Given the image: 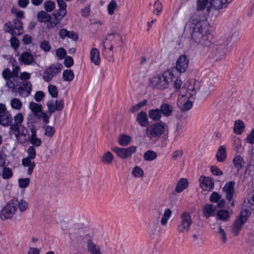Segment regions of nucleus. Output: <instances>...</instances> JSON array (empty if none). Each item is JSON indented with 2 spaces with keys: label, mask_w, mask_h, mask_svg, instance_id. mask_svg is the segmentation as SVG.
<instances>
[{
  "label": "nucleus",
  "mask_w": 254,
  "mask_h": 254,
  "mask_svg": "<svg viewBox=\"0 0 254 254\" xmlns=\"http://www.w3.org/2000/svg\"><path fill=\"white\" fill-rule=\"evenodd\" d=\"M2 75L5 80H7L6 82V85L7 86L14 91L17 85L12 80H10L11 76V72L10 70L8 68L4 69L2 72Z\"/></svg>",
  "instance_id": "nucleus-18"
},
{
  "label": "nucleus",
  "mask_w": 254,
  "mask_h": 254,
  "mask_svg": "<svg viewBox=\"0 0 254 254\" xmlns=\"http://www.w3.org/2000/svg\"><path fill=\"white\" fill-rule=\"evenodd\" d=\"M47 105L48 108V112L50 114L54 113L56 111V108L55 107V102L52 100H49L47 102Z\"/></svg>",
  "instance_id": "nucleus-50"
},
{
  "label": "nucleus",
  "mask_w": 254,
  "mask_h": 254,
  "mask_svg": "<svg viewBox=\"0 0 254 254\" xmlns=\"http://www.w3.org/2000/svg\"><path fill=\"white\" fill-rule=\"evenodd\" d=\"M166 124L162 122L152 124L146 128V135L150 139H158L165 130Z\"/></svg>",
  "instance_id": "nucleus-4"
},
{
  "label": "nucleus",
  "mask_w": 254,
  "mask_h": 254,
  "mask_svg": "<svg viewBox=\"0 0 254 254\" xmlns=\"http://www.w3.org/2000/svg\"><path fill=\"white\" fill-rule=\"evenodd\" d=\"M44 8L46 11L51 12L55 8V3L51 0L46 1L44 3Z\"/></svg>",
  "instance_id": "nucleus-43"
},
{
  "label": "nucleus",
  "mask_w": 254,
  "mask_h": 254,
  "mask_svg": "<svg viewBox=\"0 0 254 254\" xmlns=\"http://www.w3.org/2000/svg\"><path fill=\"white\" fill-rule=\"evenodd\" d=\"M32 90V84L30 81H23L20 83L17 91L19 95L23 97L29 96Z\"/></svg>",
  "instance_id": "nucleus-15"
},
{
  "label": "nucleus",
  "mask_w": 254,
  "mask_h": 254,
  "mask_svg": "<svg viewBox=\"0 0 254 254\" xmlns=\"http://www.w3.org/2000/svg\"><path fill=\"white\" fill-rule=\"evenodd\" d=\"M13 25L14 26L11 22L6 23V31L12 35L21 34L23 32V24L21 19L15 18L13 20Z\"/></svg>",
  "instance_id": "nucleus-10"
},
{
  "label": "nucleus",
  "mask_w": 254,
  "mask_h": 254,
  "mask_svg": "<svg viewBox=\"0 0 254 254\" xmlns=\"http://www.w3.org/2000/svg\"><path fill=\"white\" fill-rule=\"evenodd\" d=\"M131 141V138L127 135H121L119 138V142L120 145L122 146L127 145Z\"/></svg>",
  "instance_id": "nucleus-39"
},
{
  "label": "nucleus",
  "mask_w": 254,
  "mask_h": 254,
  "mask_svg": "<svg viewBox=\"0 0 254 254\" xmlns=\"http://www.w3.org/2000/svg\"><path fill=\"white\" fill-rule=\"evenodd\" d=\"M117 2L115 0H111L108 5V12L110 15H112L114 13V10L117 7Z\"/></svg>",
  "instance_id": "nucleus-48"
},
{
  "label": "nucleus",
  "mask_w": 254,
  "mask_h": 254,
  "mask_svg": "<svg viewBox=\"0 0 254 254\" xmlns=\"http://www.w3.org/2000/svg\"><path fill=\"white\" fill-rule=\"evenodd\" d=\"M48 91L52 97H57L58 95V88L56 86L51 84L49 85L48 86Z\"/></svg>",
  "instance_id": "nucleus-45"
},
{
  "label": "nucleus",
  "mask_w": 254,
  "mask_h": 254,
  "mask_svg": "<svg viewBox=\"0 0 254 254\" xmlns=\"http://www.w3.org/2000/svg\"><path fill=\"white\" fill-rule=\"evenodd\" d=\"M74 73L70 69H66L63 71V78L65 81H71L74 78Z\"/></svg>",
  "instance_id": "nucleus-37"
},
{
  "label": "nucleus",
  "mask_w": 254,
  "mask_h": 254,
  "mask_svg": "<svg viewBox=\"0 0 254 254\" xmlns=\"http://www.w3.org/2000/svg\"><path fill=\"white\" fill-rule=\"evenodd\" d=\"M59 8L55 10L52 14L53 16L55 17V22H53L51 24L49 25V27H53V25H57L60 24L62 19L64 17L66 14L67 5L64 0H60L57 2Z\"/></svg>",
  "instance_id": "nucleus-5"
},
{
  "label": "nucleus",
  "mask_w": 254,
  "mask_h": 254,
  "mask_svg": "<svg viewBox=\"0 0 254 254\" xmlns=\"http://www.w3.org/2000/svg\"><path fill=\"white\" fill-rule=\"evenodd\" d=\"M19 60L26 65L32 64L34 62L33 55L28 52L23 53L20 56Z\"/></svg>",
  "instance_id": "nucleus-19"
},
{
  "label": "nucleus",
  "mask_w": 254,
  "mask_h": 254,
  "mask_svg": "<svg viewBox=\"0 0 254 254\" xmlns=\"http://www.w3.org/2000/svg\"><path fill=\"white\" fill-rule=\"evenodd\" d=\"M251 212L249 211L247 209H245L241 212V215L239 216L238 218L241 219V220H243L245 221V222H246Z\"/></svg>",
  "instance_id": "nucleus-55"
},
{
  "label": "nucleus",
  "mask_w": 254,
  "mask_h": 254,
  "mask_svg": "<svg viewBox=\"0 0 254 254\" xmlns=\"http://www.w3.org/2000/svg\"><path fill=\"white\" fill-rule=\"evenodd\" d=\"M221 198V195L219 194L217 192H213L210 196V201L212 202H217Z\"/></svg>",
  "instance_id": "nucleus-53"
},
{
  "label": "nucleus",
  "mask_w": 254,
  "mask_h": 254,
  "mask_svg": "<svg viewBox=\"0 0 254 254\" xmlns=\"http://www.w3.org/2000/svg\"><path fill=\"white\" fill-rule=\"evenodd\" d=\"M16 210V204L14 199H11L0 211V218L5 220L12 218Z\"/></svg>",
  "instance_id": "nucleus-8"
},
{
  "label": "nucleus",
  "mask_w": 254,
  "mask_h": 254,
  "mask_svg": "<svg viewBox=\"0 0 254 254\" xmlns=\"http://www.w3.org/2000/svg\"><path fill=\"white\" fill-rule=\"evenodd\" d=\"M233 35L229 34L218 40L214 44L213 48L218 51L220 54L225 53L232 43Z\"/></svg>",
  "instance_id": "nucleus-6"
},
{
  "label": "nucleus",
  "mask_w": 254,
  "mask_h": 254,
  "mask_svg": "<svg viewBox=\"0 0 254 254\" xmlns=\"http://www.w3.org/2000/svg\"><path fill=\"white\" fill-rule=\"evenodd\" d=\"M10 105L13 109L20 110L22 107V102L18 98H13L11 100Z\"/></svg>",
  "instance_id": "nucleus-44"
},
{
  "label": "nucleus",
  "mask_w": 254,
  "mask_h": 254,
  "mask_svg": "<svg viewBox=\"0 0 254 254\" xmlns=\"http://www.w3.org/2000/svg\"><path fill=\"white\" fill-rule=\"evenodd\" d=\"M66 55V52L64 48H59L56 51V55L60 60L64 59Z\"/></svg>",
  "instance_id": "nucleus-52"
},
{
  "label": "nucleus",
  "mask_w": 254,
  "mask_h": 254,
  "mask_svg": "<svg viewBox=\"0 0 254 254\" xmlns=\"http://www.w3.org/2000/svg\"><path fill=\"white\" fill-rule=\"evenodd\" d=\"M233 162L238 172L243 168L245 164V161L240 155H237L235 157L233 160Z\"/></svg>",
  "instance_id": "nucleus-29"
},
{
  "label": "nucleus",
  "mask_w": 254,
  "mask_h": 254,
  "mask_svg": "<svg viewBox=\"0 0 254 254\" xmlns=\"http://www.w3.org/2000/svg\"><path fill=\"white\" fill-rule=\"evenodd\" d=\"M172 71L166 70L162 74H159L150 79V85L153 88L164 89L169 87V85L175 79Z\"/></svg>",
  "instance_id": "nucleus-3"
},
{
  "label": "nucleus",
  "mask_w": 254,
  "mask_h": 254,
  "mask_svg": "<svg viewBox=\"0 0 254 254\" xmlns=\"http://www.w3.org/2000/svg\"><path fill=\"white\" fill-rule=\"evenodd\" d=\"M90 58L91 62L96 65H98L100 63V53L96 48H93L90 52Z\"/></svg>",
  "instance_id": "nucleus-20"
},
{
  "label": "nucleus",
  "mask_w": 254,
  "mask_h": 254,
  "mask_svg": "<svg viewBox=\"0 0 254 254\" xmlns=\"http://www.w3.org/2000/svg\"><path fill=\"white\" fill-rule=\"evenodd\" d=\"M216 206L214 204H207L203 207V214L206 217L214 216L215 213Z\"/></svg>",
  "instance_id": "nucleus-23"
},
{
  "label": "nucleus",
  "mask_w": 254,
  "mask_h": 254,
  "mask_svg": "<svg viewBox=\"0 0 254 254\" xmlns=\"http://www.w3.org/2000/svg\"><path fill=\"white\" fill-rule=\"evenodd\" d=\"M217 217L221 220L226 221L229 217V212L226 210L220 209L217 212Z\"/></svg>",
  "instance_id": "nucleus-38"
},
{
  "label": "nucleus",
  "mask_w": 254,
  "mask_h": 254,
  "mask_svg": "<svg viewBox=\"0 0 254 254\" xmlns=\"http://www.w3.org/2000/svg\"><path fill=\"white\" fill-rule=\"evenodd\" d=\"M113 159L114 156L112 153L107 151L103 155L101 161L105 164L110 165L112 163Z\"/></svg>",
  "instance_id": "nucleus-32"
},
{
  "label": "nucleus",
  "mask_w": 254,
  "mask_h": 254,
  "mask_svg": "<svg viewBox=\"0 0 254 254\" xmlns=\"http://www.w3.org/2000/svg\"><path fill=\"white\" fill-rule=\"evenodd\" d=\"M172 215V211L169 208L165 210L163 216L161 220V224L163 226H165Z\"/></svg>",
  "instance_id": "nucleus-36"
},
{
  "label": "nucleus",
  "mask_w": 254,
  "mask_h": 254,
  "mask_svg": "<svg viewBox=\"0 0 254 254\" xmlns=\"http://www.w3.org/2000/svg\"><path fill=\"white\" fill-rule=\"evenodd\" d=\"M185 29L191 35V39L194 42L202 46H207L213 38L209 31L208 22L197 19L195 15L186 24Z\"/></svg>",
  "instance_id": "nucleus-2"
},
{
  "label": "nucleus",
  "mask_w": 254,
  "mask_h": 254,
  "mask_svg": "<svg viewBox=\"0 0 254 254\" xmlns=\"http://www.w3.org/2000/svg\"><path fill=\"white\" fill-rule=\"evenodd\" d=\"M211 171L212 174L215 176H221L223 175L222 171L215 165L211 166Z\"/></svg>",
  "instance_id": "nucleus-56"
},
{
  "label": "nucleus",
  "mask_w": 254,
  "mask_h": 254,
  "mask_svg": "<svg viewBox=\"0 0 254 254\" xmlns=\"http://www.w3.org/2000/svg\"><path fill=\"white\" fill-rule=\"evenodd\" d=\"M136 121L142 127H147L148 125V119L146 112H141L138 113Z\"/></svg>",
  "instance_id": "nucleus-21"
},
{
  "label": "nucleus",
  "mask_w": 254,
  "mask_h": 254,
  "mask_svg": "<svg viewBox=\"0 0 254 254\" xmlns=\"http://www.w3.org/2000/svg\"><path fill=\"white\" fill-rule=\"evenodd\" d=\"M29 108L34 113H38L42 112V105L35 102L30 103Z\"/></svg>",
  "instance_id": "nucleus-42"
},
{
  "label": "nucleus",
  "mask_w": 254,
  "mask_h": 254,
  "mask_svg": "<svg viewBox=\"0 0 254 254\" xmlns=\"http://www.w3.org/2000/svg\"><path fill=\"white\" fill-rule=\"evenodd\" d=\"M28 156L22 159H29V160H33L36 158V151L34 146H31L27 149Z\"/></svg>",
  "instance_id": "nucleus-41"
},
{
  "label": "nucleus",
  "mask_w": 254,
  "mask_h": 254,
  "mask_svg": "<svg viewBox=\"0 0 254 254\" xmlns=\"http://www.w3.org/2000/svg\"><path fill=\"white\" fill-rule=\"evenodd\" d=\"M14 202L16 204V206H18V208L20 212L25 211L28 206V203L23 199H21L19 201L17 199H14Z\"/></svg>",
  "instance_id": "nucleus-35"
},
{
  "label": "nucleus",
  "mask_w": 254,
  "mask_h": 254,
  "mask_svg": "<svg viewBox=\"0 0 254 254\" xmlns=\"http://www.w3.org/2000/svg\"><path fill=\"white\" fill-rule=\"evenodd\" d=\"M55 132V129L53 127L48 126L45 128V134L49 136H52Z\"/></svg>",
  "instance_id": "nucleus-57"
},
{
  "label": "nucleus",
  "mask_w": 254,
  "mask_h": 254,
  "mask_svg": "<svg viewBox=\"0 0 254 254\" xmlns=\"http://www.w3.org/2000/svg\"><path fill=\"white\" fill-rule=\"evenodd\" d=\"M235 182L234 181H230L226 183L223 189V191L225 192V197L227 200L232 207L234 206V202L233 200V195L235 192L234 186Z\"/></svg>",
  "instance_id": "nucleus-13"
},
{
  "label": "nucleus",
  "mask_w": 254,
  "mask_h": 254,
  "mask_svg": "<svg viewBox=\"0 0 254 254\" xmlns=\"http://www.w3.org/2000/svg\"><path fill=\"white\" fill-rule=\"evenodd\" d=\"M216 157L218 162H224L227 157L226 149L224 146H221L218 149Z\"/></svg>",
  "instance_id": "nucleus-26"
},
{
  "label": "nucleus",
  "mask_w": 254,
  "mask_h": 254,
  "mask_svg": "<svg viewBox=\"0 0 254 254\" xmlns=\"http://www.w3.org/2000/svg\"><path fill=\"white\" fill-rule=\"evenodd\" d=\"M64 103L62 100H56L55 102V107L56 111H62L64 108Z\"/></svg>",
  "instance_id": "nucleus-64"
},
{
  "label": "nucleus",
  "mask_w": 254,
  "mask_h": 254,
  "mask_svg": "<svg viewBox=\"0 0 254 254\" xmlns=\"http://www.w3.org/2000/svg\"><path fill=\"white\" fill-rule=\"evenodd\" d=\"M87 249L91 254H101L99 248L93 243L91 240L88 241Z\"/></svg>",
  "instance_id": "nucleus-31"
},
{
  "label": "nucleus",
  "mask_w": 254,
  "mask_h": 254,
  "mask_svg": "<svg viewBox=\"0 0 254 254\" xmlns=\"http://www.w3.org/2000/svg\"><path fill=\"white\" fill-rule=\"evenodd\" d=\"M209 0H197L196 11L201 12L203 11L206 7Z\"/></svg>",
  "instance_id": "nucleus-33"
},
{
  "label": "nucleus",
  "mask_w": 254,
  "mask_h": 254,
  "mask_svg": "<svg viewBox=\"0 0 254 254\" xmlns=\"http://www.w3.org/2000/svg\"><path fill=\"white\" fill-rule=\"evenodd\" d=\"M68 34H69V31L67 30L65 28H62L60 31L59 36L61 39H64L67 37Z\"/></svg>",
  "instance_id": "nucleus-63"
},
{
  "label": "nucleus",
  "mask_w": 254,
  "mask_h": 254,
  "mask_svg": "<svg viewBox=\"0 0 254 254\" xmlns=\"http://www.w3.org/2000/svg\"><path fill=\"white\" fill-rule=\"evenodd\" d=\"M22 165L24 167H28L27 174L29 175H31L32 174L36 166L35 162L34 161H32V160H29V159H22Z\"/></svg>",
  "instance_id": "nucleus-27"
},
{
  "label": "nucleus",
  "mask_w": 254,
  "mask_h": 254,
  "mask_svg": "<svg viewBox=\"0 0 254 254\" xmlns=\"http://www.w3.org/2000/svg\"><path fill=\"white\" fill-rule=\"evenodd\" d=\"M52 15H51L48 12L46 11L41 10L39 11L37 15V20L40 22L47 23V26L48 29H51L56 27L57 25H55L52 27H49V25L51 24L53 22H55V17H52Z\"/></svg>",
  "instance_id": "nucleus-14"
},
{
  "label": "nucleus",
  "mask_w": 254,
  "mask_h": 254,
  "mask_svg": "<svg viewBox=\"0 0 254 254\" xmlns=\"http://www.w3.org/2000/svg\"><path fill=\"white\" fill-rule=\"evenodd\" d=\"M19 186L21 188H27L30 183L29 178L19 179L18 180Z\"/></svg>",
  "instance_id": "nucleus-47"
},
{
  "label": "nucleus",
  "mask_w": 254,
  "mask_h": 254,
  "mask_svg": "<svg viewBox=\"0 0 254 254\" xmlns=\"http://www.w3.org/2000/svg\"><path fill=\"white\" fill-rule=\"evenodd\" d=\"M45 96V94L43 91H37L34 96L35 100L37 102L41 101Z\"/></svg>",
  "instance_id": "nucleus-61"
},
{
  "label": "nucleus",
  "mask_w": 254,
  "mask_h": 254,
  "mask_svg": "<svg viewBox=\"0 0 254 254\" xmlns=\"http://www.w3.org/2000/svg\"><path fill=\"white\" fill-rule=\"evenodd\" d=\"M2 167L3 169L1 174L2 178L3 179H8L12 177L13 176L12 170L9 167H5V166Z\"/></svg>",
  "instance_id": "nucleus-40"
},
{
  "label": "nucleus",
  "mask_w": 254,
  "mask_h": 254,
  "mask_svg": "<svg viewBox=\"0 0 254 254\" xmlns=\"http://www.w3.org/2000/svg\"><path fill=\"white\" fill-rule=\"evenodd\" d=\"M187 93L189 94V99H192L196 94V90L193 85H190L188 88Z\"/></svg>",
  "instance_id": "nucleus-54"
},
{
  "label": "nucleus",
  "mask_w": 254,
  "mask_h": 254,
  "mask_svg": "<svg viewBox=\"0 0 254 254\" xmlns=\"http://www.w3.org/2000/svg\"><path fill=\"white\" fill-rule=\"evenodd\" d=\"M154 9L153 10V13L155 14L158 15L159 12L162 11L163 6L161 2L159 0H157L154 3Z\"/></svg>",
  "instance_id": "nucleus-46"
},
{
  "label": "nucleus",
  "mask_w": 254,
  "mask_h": 254,
  "mask_svg": "<svg viewBox=\"0 0 254 254\" xmlns=\"http://www.w3.org/2000/svg\"><path fill=\"white\" fill-rule=\"evenodd\" d=\"M200 186L203 190H212L214 187L213 180L211 178L203 177L200 183Z\"/></svg>",
  "instance_id": "nucleus-17"
},
{
  "label": "nucleus",
  "mask_w": 254,
  "mask_h": 254,
  "mask_svg": "<svg viewBox=\"0 0 254 254\" xmlns=\"http://www.w3.org/2000/svg\"><path fill=\"white\" fill-rule=\"evenodd\" d=\"M112 150L119 157L122 159H125L130 156L136 151V147L134 146H131L127 148L115 147Z\"/></svg>",
  "instance_id": "nucleus-11"
},
{
  "label": "nucleus",
  "mask_w": 254,
  "mask_h": 254,
  "mask_svg": "<svg viewBox=\"0 0 254 254\" xmlns=\"http://www.w3.org/2000/svg\"><path fill=\"white\" fill-rule=\"evenodd\" d=\"M247 141L251 144H254V128L252 130L247 137Z\"/></svg>",
  "instance_id": "nucleus-62"
},
{
  "label": "nucleus",
  "mask_w": 254,
  "mask_h": 254,
  "mask_svg": "<svg viewBox=\"0 0 254 254\" xmlns=\"http://www.w3.org/2000/svg\"><path fill=\"white\" fill-rule=\"evenodd\" d=\"M181 223L177 226V230L180 233L188 232L192 224V220L190 214L185 212L181 215Z\"/></svg>",
  "instance_id": "nucleus-9"
},
{
  "label": "nucleus",
  "mask_w": 254,
  "mask_h": 254,
  "mask_svg": "<svg viewBox=\"0 0 254 254\" xmlns=\"http://www.w3.org/2000/svg\"><path fill=\"white\" fill-rule=\"evenodd\" d=\"M23 121L24 116L22 113H17L12 118L5 104L0 103V125L3 127H9V133L14 134L17 140L20 136L25 137L28 133L27 129L22 125Z\"/></svg>",
  "instance_id": "nucleus-1"
},
{
  "label": "nucleus",
  "mask_w": 254,
  "mask_h": 254,
  "mask_svg": "<svg viewBox=\"0 0 254 254\" xmlns=\"http://www.w3.org/2000/svg\"><path fill=\"white\" fill-rule=\"evenodd\" d=\"M188 187V182L186 179L182 178L178 183L175 188V190L178 193H180L186 189Z\"/></svg>",
  "instance_id": "nucleus-28"
},
{
  "label": "nucleus",
  "mask_w": 254,
  "mask_h": 254,
  "mask_svg": "<svg viewBox=\"0 0 254 254\" xmlns=\"http://www.w3.org/2000/svg\"><path fill=\"white\" fill-rule=\"evenodd\" d=\"M189 60L185 55H181L176 62V69L181 73L185 72L188 67Z\"/></svg>",
  "instance_id": "nucleus-16"
},
{
  "label": "nucleus",
  "mask_w": 254,
  "mask_h": 254,
  "mask_svg": "<svg viewBox=\"0 0 254 254\" xmlns=\"http://www.w3.org/2000/svg\"><path fill=\"white\" fill-rule=\"evenodd\" d=\"M10 44L11 47L14 49L16 50L19 47V40L15 37H12L10 39Z\"/></svg>",
  "instance_id": "nucleus-58"
},
{
  "label": "nucleus",
  "mask_w": 254,
  "mask_h": 254,
  "mask_svg": "<svg viewBox=\"0 0 254 254\" xmlns=\"http://www.w3.org/2000/svg\"><path fill=\"white\" fill-rule=\"evenodd\" d=\"M63 68L61 64L57 63L49 66L44 71L43 78L45 81L50 82L52 78L60 73Z\"/></svg>",
  "instance_id": "nucleus-7"
},
{
  "label": "nucleus",
  "mask_w": 254,
  "mask_h": 254,
  "mask_svg": "<svg viewBox=\"0 0 254 254\" xmlns=\"http://www.w3.org/2000/svg\"><path fill=\"white\" fill-rule=\"evenodd\" d=\"M148 116L152 121H158L161 119L162 114L160 110L157 108L149 110L148 111Z\"/></svg>",
  "instance_id": "nucleus-25"
},
{
  "label": "nucleus",
  "mask_w": 254,
  "mask_h": 254,
  "mask_svg": "<svg viewBox=\"0 0 254 254\" xmlns=\"http://www.w3.org/2000/svg\"><path fill=\"white\" fill-rule=\"evenodd\" d=\"M245 221L241 220V219L237 218L235 221L232 229V233L234 236H237L239 235L240 232L241 231L244 224L245 223Z\"/></svg>",
  "instance_id": "nucleus-22"
},
{
  "label": "nucleus",
  "mask_w": 254,
  "mask_h": 254,
  "mask_svg": "<svg viewBox=\"0 0 254 254\" xmlns=\"http://www.w3.org/2000/svg\"><path fill=\"white\" fill-rule=\"evenodd\" d=\"M160 111L161 112V114L168 117L172 115L173 107L171 105L168 103H163L160 106Z\"/></svg>",
  "instance_id": "nucleus-24"
},
{
  "label": "nucleus",
  "mask_w": 254,
  "mask_h": 254,
  "mask_svg": "<svg viewBox=\"0 0 254 254\" xmlns=\"http://www.w3.org/2000/svg\"><path fill=\"white\" fill-rule=\"evenodd\" d=\"M132 174L135 177H141L143 175V171L140 168L136 166L133 168Z\"/></svg>",
  "instance_id": "nucleus-51"
},
{
  "label": "nucleus",
  "mask_w": 254,
  "mask_h": 254,
  "mask_svg": "<svg viewBox=\"0 0 254 254\" xmlns=\"http://www.w3.org/2000/svg\"><path fill=\"white\" fill-rule=\"evenodd\" d=\"M40 48L45 52H49L51 49L49 42L47 40H44L41 43Z\"/></svg>",
  "instance_id": "nucleus-49"
},
{
  "label": "nucleus",
  "mask_w": 254,
  "mask_h": 254,
  "mask_svg": "<svg viewBox=\"0 0 254 254\" xmlns=\"http://www.w3.org/2000/svg\"><path fill=\"white\" fill-rule=\"evenodd\" d=\"M74 62L73 59L70 57H66L64 61V64L66 67H70L73 64Z\"/></svg>",
  "instance_id": "nucleus-60"
},
{
  "label": "nucleus",
  "mask_w": 254,
  "mask_h": 254,
  "mask_svg": "<svg viewBox=\"0 0 254 254\" xmlns=\"http://www.w3.org/2000/svg\"><path fill=\"white\" fill-rule=\"evenodd\" d=\"M232 0H209V5L207 7V12L210 13L211 9L219 10L226 8Z\"/></svg>",
  "instance_id": "nucleus-12"
},
{
  "label": "nucleus",
  "mask_w": 254,
  "mask_h": 254,
  "mask_svg": "<svg viewBox=\"0 0 254 254\" xmlns=\"http://www.w3.org/2000/svg\"><path fill=\"white\" fill-rule=\"evenodd\" d=\"M218 233L221 236V239L223 243H226L227 241L226 234L224 230L220 226L218 229Z\"/></svg>",
  "instance_id": "nucleus-59"
},
{
  "label": "nucleus",
  "mask_w": 254,
  "mask_h": 254,
  "mask_svg": "<svg viewBox=\"0 0 254 254\" xmlns=\"http://www.w3.org/2000/svg\"><path fill=\"white\" fill-rule=\"evenodd\" d=\"M157 156V153L153 150H149L144 154V159L147 161H152L155 160Z\"/></svg>",
  "instance_id": "nucleus-34"
},
{
  "label": "nucleus",
  "mask_w": 254,
  "mask_h": 254,
  "mask_svg": "<svg viewBox=\"0 0 254 254\" xmlns=\"http://www.w3.org/2000/svg\"><path fill=\"white\" fill-rule=\"evenodd\" d=\"M245 128L244 122L241 120H237L235 122L233 130L237 134H240L242 133Z\"/></svg>",
  "instance_id": "nucleus-30"
}]
</instances>
